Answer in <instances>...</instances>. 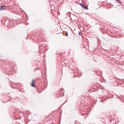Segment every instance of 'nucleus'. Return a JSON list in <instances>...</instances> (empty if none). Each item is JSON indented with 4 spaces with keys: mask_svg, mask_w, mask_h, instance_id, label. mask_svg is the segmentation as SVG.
Listing matches in <instances>:
<instances>
[{
    "mask_svg": "<svg viewBox=\"0 0 124 124\" xmlns=\"http://www.w3.org/2000/svg\"><path fill=\"white\" fill-rule=\"evenodd\" d=\"M35 81L34 80H33L32 81V83L31 84V86L32 87H34L35 86V85L34 83V82H35Z\"/></svg>",
    "mask_w": 124,
    "mask_h": 124,
    "instance_id": "obj_1",
    "label": "nucleus"
},
{
    "mask_svg": "<svg viewBox=\"0 0 124 124\" xmlns=\"http://www.w3.org/2000/svg\"><path fill=\"white\" fill-rule=\"evenodd\" d=\"M5 6H4L2 5L1 6L0 8V10H2L5 9Z\"/></svg>",
    "mask_w": 124,
    "mask_h": 124,
    "instance_id": "obj_2",
    "label": "nucleus"
},
{
    "mask_svg": "<svg viewBox=\"0 0 124 124\" xmlns=\"http://www.w3.org/2000/svg\"><path fill=\"white\" fill-rule=\"evenodd\" d=\"M83 7L85 9H88V8L85 6H83Z\"/></svg>",
    "mask_w": 124,
    "mask_h": 124,
    "instance_id": "obj_3",
    "label": "nucleus"
},
{
    "mask_svg": "<svg viewBox=\"0 0 124 124\" xmlns=\"http://www.w3.org/2000/svg\"><path fill=\"white\" fill-rule=\"evenodd\" d=\"M117 2L119 3H120L121 4V2L119 0H117Z\"/></svg>",
    "mask_w": 124,
    "mask_h": 124,
    "instance_id": "obj_4",
    "label": "nucleus"
},
{
    "mask_svg": "<svg viewBox=\"0 0 124 124\" xmlns=\"http://www.w3.org/2000/svg\"><path fill=\"white\" fill-rule=\"evenodd\" d=\"M61 91H62V92H63V93L64 92V90L63 89H62L61 90Z\"/></svg>",
    "mask_w": 124,
    "mask_h": 124,
    "instance_id": "obj_5",
    "label": "nucleus"
},
{
    "mask_svg": "<svg viewBox=\"0 0 124 124\" xmlns=\"http://www.w3.org/2000/svg\"><path fill=\"white\" fill-rule=\"evenodd\" d=\"M79 34L80 35H82V33L80 32H79Z\"/></svg>",
    "mask_w": 124,
    "mask_h": 124,
    "instance_id": "obj_6",
    "label": "nucleus"
},
{
    "mask_svg": "<svg viewBox=\"0 0 124 124\" xmlns=\"http://www.w3.org/2000/svg\"><path fill=\"white\" fill-rule=\"evenodd\" d=\"M80 5L82 7H83V5H82L81 3H80Z\"/></svg>",
    "mask_w": 124,
    "mask_h": 124,
    "instance_id": "obj_7",
    "label": "nucleus"
}]
</instances>
